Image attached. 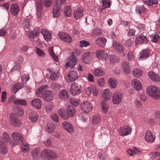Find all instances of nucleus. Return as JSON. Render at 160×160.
Segmentation results:
<instances>
[{
	"mask_svg": "<svg viewBox=\"0 0 160 160\" xmlns=\"http://www.w3.org/2000/svg\"><path fill=\"white\" fill-rule=\"evenodd\" d=\"M48 88V87L46 85L40 86L37 90L36 96L38 97L42 96L43 99L46 101H51L54 97V94L52 91L46 90Z\"/></svg>",
	"mask_w": 160,
	"mask_h": 160,
	"instance_id": "f257e3e1",
	"label": "nucleus"
},
{
	"mask_svg": "<svg viewBox=\"0 0 160 160\" xmlns=\"http://www.w3.org/2000/svg\"><path fill=\"white\" fill-rule=\"evenodd\" d=\"M147 94L156 99L160 98V89L154 85H150L146 89Z\"/></svg>",
	"mask_w": 160,
	"mask_h": 160,
	"instance_id": "f03ea898",
	"label": "nucleus"
},
{
	"mask_svg": "<svg viewBox=\"0 0 160 160\" xmlns=\"http://www.w3.org/2000/svg\"><path fill=\"white\" fill-rule=\"evenodd\" d=\"M41 156L43 158L49 160L56 159L58 158V154L49 149H44L41 152Z\"/></svg>",
	"mask_w": 160,
	"mask_h": 160,
	"instance_id": "7ed1b4c3",
	"label": "nucleus"
},
{
	"mask_svg": "<svg viewBox=\"0 0 160 160\" xmlns=\"http://www.w3.org/2000/svg\"><path fill=\"white\" fill-rule=\"evenodd\" d=\"M66 0H56L55 5L54 6L53 10V15L54 17H58L60 15L61 11L60 7L62 4L64 3Z\"/></svg>",
	"mask_w": 160,
	"mask_h": 160,
	"instance_id": "20e7f679",
	"label": "nucleus"
},
{
	"mask_svg": "<svg viewBox=\"0 0 160 160\" xmlns=\"http://www.w3.org/2000/svg\"><path fill=\"white\" fill-rule=\"evenodd\" d=\"M12 137L13 139L15 141L11 142V144H12L13 146L18 145V143H20L23 141L24 139L21 134L17 132H14L11 134Z\"/></svg>",
	"mask_w": 160,
	"mask_h": 160,
	"instance_id": "39448f33",
	"label": "nucleus"
},
{
	"mask_svg": "<svg viewBox=\"0 0 160 160\" xmlns=\"http://www.w3.org/2000/svg\"><path fill=\"white\" fill-rule=\"evenodd\" d=\"M81 86L77 83L73 82L71 86L70 92L71 95L75 96L78 95L81 92Z\"/></svg>",
	"mask_w": 160,
	"mask_h": 160,
	"instance_id": "423d86ee",
	"label": "nucleus"
},
{
	"mask_svg": "<svg viewBox=\"0 0 160 160\" xmlns=\"http://www.w3.org/2000/svg\"><path fill=\"white\" fill-rule=\"evenodd\" d=\"M122 95L121 93L117 91L115 92L112 96V102L115 104H120L122 101Z\"/></svg>",
	"mask_w": 160,
	"mask_h": 160,
	"instance_id": "0eeeda50",
	"label": "nucleus"
},
{
	"mask_svg": "<svg viewBox=\"0 0 160 160\" xmlns=\"http://www.w3.org/2000/svg\"><path fill=\"white\" fill-rule=\"evenodd\" d=\"M81 109L86 113L89 112L92 110V106L91 103L89 102H82L81 104Z\"/></svg>",
	"mask_w": 160,
	"mask_h": 160,
	"instance_id": "6e6552de",
	"label": "nucleus"
},
{
	"mask_svg": "<svg viewBox=\"0 0 160 160\" xmlns=\"http://www.w3.org/2000/svg\"><path fill=\"white\" fill-rule=\"evenodd\" d=\"M132 129L129 126H124L120 128L119 131V134L122 137L129 135L131 133Z\"/></svg>",
	"mask_w": 160,
	"mask_h": 160,
	"instance_id": "1a4fd4ad",
	"label": "nucleus"
},
{
	"mask_svg": "<svg viewBox=\"0 0 160 160\" xmlns=\"http://www.w3.org/2000/svg\"><path fill=\"white\" fill-rule=\"evenodd\" d=\"M148 42L147 37L142 34H140L135 39V43L136 44H146Z\"/></svg>",
	"mask_w": 160,
	"mask_h": 160,
	"instance_id": "9d476101",
	"label": "nucleus"
},
{
	"mask_svg": "<svg viewBox=\"0 0 160 160\" xmlns=\"http://www.w3.org/2000/svg\"><path fill=\"white\" fill-rule=\"evenodd\" d=\"M112 46L114 50L117 51L118 52L120 53L123 54V55L125 56L124 52V49L122 45L119 42L116 41H113L112 43Z\"/></svg>",
	"mask_w": 160,
	"mask_h": 160,
	"instance_id": "9b49d317",
	"label": "nucleus"
},
{
	"mask_svg": "<svg viewBox=\"0 0 160 160\" xmlns=\"http://www.w3.org/2000/svg\"><path fill=\"white\" fill-rule=\"evenodd\" d=\"M96 54L97 57L102 61L106 60L108 56L107 52L104 50H98L96 52Z\"/></svg>",
	"mask_w": 160,
	"mask_h": 160,
	"instance_id": "f8f14e48",
	"label": "nucleus"
},
{
	"mask_svg": "<svg viewBox=\"0 0 160 160\" xmlns=\"http://www.w3.org/2000/svg\"><path fill=\"white\" fill-rule=\"evenodd\" d=\"M36 8L37 15L38 19L40 18L42 15V3L41 0H37L36 1Z\"/></svg>",
	"mask_w": 160,
	"mask_h": 160,
	"instance_id": "ddd939ff",
	"label": "nucleus"
},
{
	"mask_svg": "<svg viewBox=\"0 0 160 160\" xmlns=\"http://www.w3.org/2000/svg\"><path fill=\"white\" fill-rule=\"evenodd\" d=\"M58 35L60 38L64 42L70 43L71 42V37L67 34L63 32H59Z\"/></svg>",
	"mask_w": 160,
	"mask_h": 160,
	"instance_id": "4468645a",
	"label": "nucleus"
},
{
	"mask_svg": "<svg viewBox=\"0 0 160 160\" xmlns=\"http://www.w3.org/2000/svg\"><path fill=\"white\" fill-rule=\"evenodd\" d=\"M40 32L46 42H48L51 40V34L49 31L44 29H42Z\"/></svg>",
	"mask_w": 160,
	"mask_h": 160,
	"instance_id": "2eb2a0df",
	"label": "nucleus"
},
{
	"mask_svg": "<svg viewBox=\"0 0 160 160\" xmlns=\"http://www.w3.org/2000/svg\"><path fill=\"white\" fill-rule=\"evenodd\" d=\"M11 124L15 127H18L20 125L21 122L16 117L12 114H11L10 116Z\"/></svg>",
	"mask_w": 160,
	"mask_h": 160,
	"instance_id": "dca6fc26",
	"label": "nucleus"
},
{
	"mask_svg": "<svg viewBox=\"0 0 160 160\" xmlns=\"http://www.w3.org/2000/svg\"><path fill=\"white\" fill-rule=\"evenodd\" d=\"M63 128L69 133H72L73 131V127L70 122L65 121L62 124Z\"/></svg>",
	"mask_w": 160,
	"mask_h": 160,
	"instance_id": "f3484780",
	"label": "nucleus"
},
{
	"mask_svg": "<svg viewBox=\"0 0 160 160\" xmlns=\"http://www.w3.org/2000/svg\"><path fill=\"white\" fill-rule=\"evenodd\" d=\"M132 83L134 88L136 90L139 91L142 89V84L137 79H133L132 81Z\"/></svg>",
	"mask_w": 160,
	"mask_h": 160,
	"instance_id": "a211bd4d",
	"label": "nucleus"
},
{
	"mask_svg": "<svg viewBox=\"0 0 160 160\" xmlns=\"http://www.w3.org/2000/svg\"><path fill=\"white\" fill-rule=\"evenodd\" d=\"M71 55H72V57H70L69 61L66 63V65L68 67L73 68L77 62V59L75 56H74L73 53H72Z\"/></svg>",
	"mask_w": 160,
	"mask_h": 160,
	"instance_id": "6ab92c4d",
	"label": "nucleus"
},
{
	"mask_svg": "<svg viewBox=\"0 0 160 160\" xmlns=\"http://www.w3.org/2000/svg\"><path fill=\"white\" fill-rule=\"evenodd\" d=\"M148 74L150 78L153 81L158 82L160 81V77L154 72L150 71L148 72Z\"/></svg>",
	"mask_w": 160,
	"mask_h": 160,
	"instance_id": "aec40b11",
	"label": "nucleus"
},
{
	"mask_svg": "<svg viewBox=\"0 0 160 160\" xmlns=\"http://www.w3.org/2000/svg\"><path fill=\"white\" fill-rule=\"evenodd\" d=\"M145 138L147 142L151 143L154 141L155 138L151 133V132L148 130L146 132Z\"/></svg>",
	"mask_w": 160,
	"mask_h": 160,
	"instance_id": "412c9836",
	"label": "nucleus"
},
{
	"mask_svg": "<svg viewBox=\"0 0 160 160\" xmlns=\"http://www.w3.org/2000/svg\"><path fill=\"white\" fill-rule=\"evenodd\" d=\"M83 15V10L82 8H78L74 11V16L76 19H80Z\"/></svg>",
	"mask_w": 160,
	"mask_h": 160,
	"instance_id": "4be33fe9",
	"label": "nucleus"
},
{
	"mask_svg": "<svg viewBox=\"0 0 160 160\" xmlns=\"http://www.w3.org/2000/svg\"><path fill=\"white\" fill-rule=\"evenodd\" d=\"M92 54L89 52H85L83 56H82L83 62L87 63H88L92 60Z\"/></svg>",
	"mask_w": 160,
	"mask_h": 160,
	"instance_id": "5701e85b",
	"label": "nucleus"
},
{
	"mask_svg": "<svg viewBox=\"0 0 160 160\" xmlns=\"http://www.w3.org/2000/svg\"><path fill=\"white\" fill-rule=\"evenodd\" d=\"M77 72L75 71L70 72L68 74V82H72L74 81L78 77Z\"/></svg>",
	"mask_w": 160,
	"mask_h": 160,
	"instance_id": "b1692460",
	"label": "nucleus"
},
{
	"mask_svg": "<svg viewBox=\"0 0 160 160\" xmlns=\"http://www.w3.org/2000/svg\"><path fill=\"white\" fill-rule=\"evenodd\" d=\"M122 70L126 74H129L131 71L129 63L127 62L123 61L122 63Z\"/></svg>",
	"mask_w": 160,
	"mask_h": 160,
	"instance_id": "393cba45",
	"label": "nucleus"
},
{
	"mask_svg": "<svg viewBox=\"0 0 160 160\" xmlns=\"http://www.w3.org/2000/svg\"><path fill=\"white\" fill-rule=\"evenodd\" d=\"M59 99L63 100L65 101L68 98V95L66 91L64 89L60 90L58 93Z\"/></svg>",
	"mask_w": 160,
	"mask_h": 160,
	"instance_id": "a878e982",
	"label": "nucleus"
},
{
	"mask_svg": "<svg viewBox=\"0 0 160 160\" xmlns=\"http://www.w3.org/2000/svg\"><path fill=\"white\" fill-rule=\"evenodd\" d=\"M102 96L106 100H110L112 97V93L109 89H105L102 92Z\"/></svg>",
	"mask_w": 160,
	"mask_h": 160,
	"instance_id": "bb28decb",
	"label": "nucleus"
},
{
	"mask_svg": "<svg viewBox=\"0 0 160 160\" xmlns=\"http://www.w3.org/2000/svg\"><path fill=\"white\" fill-rule=\"evenodd\" d=\"M31 104L34 107L38 109L41 108L42 102L40 99L35 98L31 101Z\"/></svg>",
	"mask_w": 160,
	"mask_h": 160,
	"instance_id": "cd10ccee",
	"label": "nucleus"
},
{
	"mask_svg": "<svg viewBox=\"0 0 160 160\" xmlns=\"http://www.w3.org/2000/svg\"><path fill=\"white\" fill-rule=\"evenodd\" d=\"M107 41L106 39L104 37L98 38L95 40L96 43L99 46L104 47L105 46Z\"/></svg>",
	"mask_w": 160,
	"mask_h": 160,
	"instance_id": "c85d7f7f",
	"label": "nucleus"
},
{
	"mask_svg": "<svg viewBox=\"0 0 160 160\" xmlns=\"http://www.w3.org/2000/svg\"><path fill=\"white\" fill-rule=\"evenodd\" d=\"M149 53L150 52L147 50H143L141 52L138 58L139 60H144L148 58L149 56Z\"/></svg>",
	"mask_w": 160,
	"mask_h": 160,
	"instance_id": "c756f323",
	"label": "nucleus"
},
{
	"mask_svg": "<svg viewBox=\"0 0 160 160\" xmlns=\"http://www.w3.org/2000/svg\"><path fill=\"white\" fill-rule=\"evenodd\" d=\"M19 11V5L17 4H14L11 7V13L14 16L16 15Z\"/></svg>",
	"mask_w": 160,
	"mask_h": 160,
	"instance_id": "7c9ffc66",
	"label": "nucleus"
},
{
	"mask_svg": "<svg viewBox=\"0 0 160 160\" xmlns=\"http://www.w3.org/2000/svg\"><path fill=\"white\" fill-rule=\"evenodd\" d=\"M109 59L111 64H115L120 62L119 58L116 55L112 54L109 56Z\"/></svg>",
	"mask_w": 160,
	"mask_h": 160,
	"instance_id": "2f4dec72",
	"label": "nucleus"
},
{
	"mask_svg": "<svg viewBox=\"0 0 160 160\" xmlns=\"http://www.w3.org/2000/svg\"><path fill=\"white\" fill-rule=\"evenodd\" d=\"M23 87V85L21 83H15L11 89L13 93H16L18 91Z\"/></svg>",
	"mask_w": 160,
	"mask_h": 160,
	"instance_id": "473e14b6",
	"label": "nucleus"
},
{
	"mask_svg": "<svg viewBox=\"0 0 160 160\" xmlns=\"http://www.w3.org/2000/svg\"><path fill=\"white\" fill-rule=\"evenodd\" d=\"M67 112L68 117H72L74 116L75 113V108L72 106H68L67 109Z\"/></svg>",
	"mask_w": 160,
	"mask_h": 160,
	"instance_id": "72a5a7b5",
	"label": "nucleus"
},
{
	"mask_svg": "<svg viewBox=\"0 0 160 160\" xmlns=\"http://www.w3.org/2000/svg\"><path fill=\"white\" fill-rule=\"evenodd\" d=\"M50 78L53 80H55L58 78L59 77V73L58 72L56 71L53 70H50Z\"/></svg>",
	"mask_w": 160,
	"mask_h": 160,
	"instance_id": "f704fd0d",
	"label": "nucleus"
},
{
	"mask_svg": "<svg viewBox=\"0 0 160 160\" xmlns=\"http://www.w3.org/2000/svg\"><path fill=\"white\" fill-rule=\"evenodd\" d=\"M56 127L55 125L52 122H49L47 124V127L46 128V131L48 133L53 132Z\"/></svg>",
	"mask_w": 160,
	"mask_h": 160,
	"instance_id": "c9c22d12",
	"label": "nucleus"
},
{
	"mask_svg": "<svg viewBox=\"0 0 160 160\" xmlns=\"http://www.w3.org/2000/svg\"><path fill=\"white\" fill-rule=\"evenodd\" d=\"M142 71L140 69L136 68L132 70V73L133 75L137 78L140 77L142 74Z\"/></svg>",
	"mask_w": 160,
	"mask_h": 160,
	"instance_id": "e433bc0d",
	"label": "nucleus"
},
{
	"mask_svg": "<svg viewBox=\"0 0 160 160\" xmlns=\"http://www.w3.org/2000/svg\"><path fill=\"white\" fill-rule=\"evenodd\" d=\"M20 144H22L21 147L22 152L23 153L28 152L30 149L29 144L28 143L24 142V141Z\"/></svg>",
	"mask_w": 160,
	"mask_h": 160,
	"instance_id": "4c0bfd02",
	"label": "nucleus"
},
{
	"mask_svg": "<svg viewBox=\"0 0 160 160\" xmlns=\"http://www.w3.org/2000/svg\"><path fill=\"white\" fill-rule=\"evenodd\" d=\"M8 148L5 143L2 142V141H0V152L3 154H6L8 152Z\"/></svg>",
	"mask_w": 160,
	"mask_h": 160,
	"instance_id": "58836bf2",
	"label": "nucleus"
},
{
	"mask_svg": "<svg viewBox=\"0 0 160 160\" xmlns=\"http://www.w3.org/2000/svg\"><path fill=\"white\" fill-rule=\"evenodd\" d=\"M101 118L98 114L94 115L92 119V122L94 125H97L101 121Z\"/></svg>",
	"mask_w": 160,
	"mask_h": 160,
	"instance_id": "ea45409f",
	"label": "nucleus"
},
{
	"mask_svg": "<svg viewBox=\"0 0 160 160\" xmlns=\"http://www.w3.org/2000/svg\"><path fill=\"white\" fill-rule=\"evenodd\" d=\"M40 151L39 148H35L32 152V155L34 159H37L40 157Z\"/></svg>",
	"mask_w": 160,
	"mask_h": 160,
	"instance_id": "a19ab883",
	"label": "nucleus"
},
{
	"mask_svg": "<svg viewBox=\"0 0 160 160\" xmlns=\"http://www.w3.org/2000/svg\"><path fill=\"white\" fill-rule=\"evenodd\" d=\"M58 113L60 116L65 119L68 118V116L66 114L65 109L63 108H60L58 110Z\"/></svg>",
	"mask_w": 160,
	"mask_h": 160,
	"instance_id": "79ce46f5",
	"label": "nucleus"
},
{
	"mask_svg": "<svg viewBox=\"0 0 160 160\" xmlns=\"http://www.w3.org/2000/svg\"><path fill=\"white\" fill-rule=\"evenodd\" d=\"M108 82L109 85L111 88H114L117 87V82L115 79L110 78Z\"/></svg>",
	"mask_w": 160,
	"mask_h": 160,
	"instance_id": "37998d69",
	"label": "nucleus"
},
{
	"mask_svg": "<svg viewBox=\"0 0 160 160\" xmlns=\"http://www.w3.org/2000/svg\"><path fill=\"white\" fill-rule=\"evenodd\" d=\"M101 107L103 112L106 113L108 112V102L106 101L103 100L102 101Z\"/></svg>",
	"mask_w": 160,
	"mask_h": 160,
	"instance_id": "c03bdc74",
	"label": "nucleus"
},
{
	"mask_svg": "<svg viewBox=\"0 0 160 160\" xmlns=\"http://www.w3.org/2000/svg\"><path fill=\"white\" fill-rule=\"evenodd\" d=\"M14 110L16 114L19 116H21L23 115L24 111L23 108L21 107H18L14 109Z\"/></svg>",
	"mask_w": 160,
	"mask_h": 160,
	"instance_id": "a18cd8bd",
	"label": "nucleus"
},
{
	"mask_svg": "<svg viewBox=\"0 0 160 160\" xmlns=\"http://www.w3.org/2000/svg\"><path fill=\"white\" fill-rule=\"evenodd\" d=\"M150 38L151 41L153 42L156 43L158 41L159 36L155 32L150 35Z\"/></svg>",
	"mask_w": 160,
	"mask_h": 160,
	"instance_id": "49530a36",
	"label": "nucleus"
},
{
	"mask_svg": "<svg viewBox=\"0 0 160 160\" xmlns=\"http://www.w3.org/2000/svg\"><path fill=\"white\" fill-rule=\"evenodd\" d=\"M38 115L36 112L32 113L29 115L30 119L32 122H36L38 119Z\"/></svg>",
	"mask_w": 160,
	"mask_h": 160,
	"instance_id": "de8ad7c7",
	"label": "nucleus"
},
{
	"mask_svg": "<svg viewBox=\"0 0 160 160\" xmlns=\"http://www.w3.org/2000/svg\"><path fill=\"white\" fill-rule=\"evenodd\" d=\"M3 142L6 143L10 140V137L8 133L6 132H4L2 134Z\"/></svg>",
	"mask_w": 160,
	"mask_h": 160,
	"instance_id": "09e8293b",
	"label": "nucleus"
},
{
	"mask_svg": "<svg viewBox=\"0 0 160 160\" xmlns=\"http://www.w3.org/2000/svg\"><path fill=\"white\" fill-rule=\"evenodd\" d=\"M102 3V9H103L105 8H109L111 6V2L110 0H101Z\"/></svg>",
	"mask_w": 160,
	"mask_h": 160,
	"instance_id": "8fccbe9b",
	"label": "nucleus"
},
{
	"mask_svg": "<svg viewBox=\"0 0 160 160\" xmlns=\"http://www.w3.org/2000/svg\"><path fill=\"white\" fill-rule=\"evenodd\" d=\"M13 103L15 104H19L23 106H25L27 104L26 101L23 99H17L13 101Z\"/></svg>",
	"mask_w": 160,
	"mask_h": 160,
	"instance_id": "3c124183",
	"label": "nucleus"
},
{
	"mask_svg": "<svg viewBox=\"0 0 160 160\" xmlns=\"http://www.w3.org/2000/svg\"><path fill=\"white\" fill-rule=\"evenodd\" d=\"M93 74L96 76H100L103 74V72L101 68H97L94 70Z\"/></svg>",
	"mask_w": 160,
	"mask_h": 160,
	"instance_id": "603ef678",
	"label": "nucleus"
},
{
	"mask_svg": "<svg viewBox=\"0 0 160 160\" xmlns=\"http://www.w3.org/2000/svg\"><path fill=\"white\" fill-rule=\"evenodd\" d=\"M136 10L139 13H143L146 12V9L143 5L138 6H136Z\"/></svg>",
	"mask_w": 160,
	"mask_h": 160,
	"instance_id": "864d4df0",
	"label": "nucleus"
},
{
	"mask_svg": "<svg viewBox=\"0 0 160 160\" xmlns=\"http://www.w3.org/2000/svg\"><path fill=\"white\" fill-rule=\"evenodd\" d=\"M158 3V0H150L144 1V3L148 6H152L153 4H156Z\"/></svg>",
	"mask_w": 160,
	"mask_h": 160,
	"instance_id": "5fc2aeb1",
	"label": "nucleus"
},
{
	"mask_svg": "<svg viewBox=\"0 0 160 160\" xmlns=\"http://www.w3.org/2000/svg\"><path fill=\"white\" fill-rule=\"evenodd\" d=\"M23 25L25 28L29 29L31 25L30 20L27 18H25L23 21Z\"/></svg>",
	"mask_w": 160,
	"mask_h": 160,
	"instance_id": "6e6d98bb",
	"label": "nucleus"
},
{
	"mask_svg": "<svg viewBox=\"0 0 160 160\" xmlns=\"http://www.w3.org/2000/svg\"><path fill=\"white\" fill-rule=\"evenodd\" d=\"M64 13L65 15L67 17H69L71 15V9L70 6L66 7L64 9Z\"/></svg>",
	"mask_w": 160,
	"mask_h": 160,
	"instance_id": "4d7b16f0",
	"label": "nucleus"
},
{
	"mask_svg": "<svg viewBox=\"0 0 160 160\" xmlns=\"http://www.w3.org/2000/svg\"><path fill=\"white\" fill-rule=\"evenodd\" d=\"M48 50L50 54L52 57V58L54 59V60L57 62L58 61V58L57 56H56L53 50V48L52 47H50L48 49Z\"/></svg>",
	"mask_w": 160,
	"mask_h": 160,
	"instance_id": "13d9d810",
	"label": "nucleus"
},
{
	"mask_svg": "<svg viewBox=\"0 0 160 160\" xmlns=\"http://www.w3.org/2000/svg\"><path fill=\"white\" fill-rule=\"evenodd\" d=\"M92 33L95 36L101 35L102 34L101 30L98 28H96L93 30Z\"/></svg>",
	"mask_w": 160,
	"mask_h": 160,
	"instance_id": "bf43d9fd",
	"label": "nucleus"
},
{
	"mask_svg": "<svg viewBox=\"0 0 160 160\" xmlns=\"http://www.w3.org/2000/svg\"><path fill=\"white\" fill-rule=\"evenodd\" d=\"M22 82L23 83H26L29 79V76L27 74H23L21 77Z\"/></svg>",
	"mask_w": 160,
	"mask_h": 160,
	"instance_id": "052dcab7",
	"label": "nucleus"
},
{
	"mask_svg": "<svg viewBox=\"0 0 160 160\" xmlns=\"http://www.w3.org/2000/svg\"><path fill=\"white\" fill-rule=\"evenodd\" d=\"M127 56L128 59L129 61L134 60L135 57L134 55V52L133 51L129 52L128 53Z\"/></svg>",
	"mask_w": 160,
	"mask_h": 160,
	"instance_id": "680f3d73",
	"label": "nucleus"
},
{
	"mask_svg": "<svg viewBox=\"0 0 160 160\" xmlns=\"http://www.w3.org/2000/svg\"><path fill=\"white\" fill-rule=\"evenodd\" d=\"M53 108V105L50 103L47 104L45 106V109L47 112L51 111Z\"/></svg>",
	"mask_w": 160,
	"mask_h": 160,
	"instance_id": "e2e57ef3",
	"label": "nucleus"
},
{
	"mask_svg": "<svg viewBox=\"0 0 160 160\" xmlns=\"http://www.w3.org/2000/svg\"><path fill=\"white\" fill-rule=\"evenodd\" d=\"M71 103L74 106H77L79 103V101L77 99L75 98H72L70 100Z\"/></svg>",
	"mask_w": 160,
	"mask_h": 160,
	"instance_id": "0e129e2a",
	"label": "nucleus"
},
{
	"mask_svg": "<svg viewBox=\"0 0 160 160\" xmlns=\"http://www.w3.org/2000/svg\"><path fill=\"white\" fill-rule=\"evenodd\" d=\"M133 41L130 39L127 40L125 42V46L128 48L131 47L133 45Z\"/></svg>",
	"mask_w": 160,
	"mask_h": 160,
	"instance_id": "69168bd1",
	"label": "nucleus"
},
{
	"mask_svg": "<svg viewBox=\"0 0 160 160\" xmlns=\"http://www.w3.org/2000/svg\"><path fill=\"white\" fill-rule=\"evenodd\" d=\"M50 117L52 119L56 122H58L59 121V118L56 113H54L52 114Z\"/></svg>",
	"mask_w": 160,
	"mask_h": 160,
	"instance_id": "338daca9",
	"label": "nucleus"
},
{
	"mask_svg": "<svg viewBox=\"0 0 160 160\" xmlns=\"http://www.w3.org/2000/svg\"><path fill=\"white\" fill-rule=\"evenodd\" d=\"M80 46L82 48L86 47L89 45L88 42L85 40L81 41L80 42Z\"/></svg>",
	"mask_w": 160,
	"mask_h": 160,
	"instance_id": "774afa93",
	"label": "nucleus"
}]
</instances>
